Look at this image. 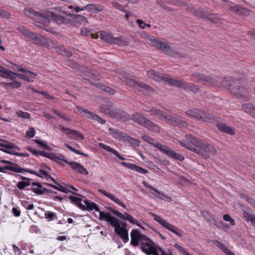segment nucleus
Here are the masks:
<instances>
[{
  "instance_id": "1",
  "label": "nucleus",
  "mask_w": 255,
  "mask_h": 255,
  "mask_svg": "<svg viewBox=\"0 0 255 255\" xmlns=\"http://www.w3.org/2000/svg\"><path fill=\"white\" fill-rule=\"evenodd\" d=\"M186 140L180 141V144L194 152L197 153L204 159H207L216 153L215 148L211 144L201 139L187 134L185 136Z\"/></svg>"
},
{
  "instance_id": "2",
  "label": "nucleus",
  "mask_w": 255,
  "mask_h": 255,
  "mask_svg": "<svg viewBox=\"0 0 255 255\" xmlns=\"http://www.w3.org/2000/svg\"><path fill=\"white\" fill-rule=\"evenodd\" d=\"M69 199L74 202L80 209L82 210L93 211V210L99 212L100 219L102 221L109 222L112 216L109 213H106L103 211H100L98 205L88 199L83 200L84 204L81 202L82 198L74 196H70Z\"/></svg>"
},
{
  "instance_id": "3",
  "label": "nucleus",
  "mask_w": 255,
  "mask_h": 255,
  "mask_svg": "<svg viewBox=\"0 0 255 255\" xmlns=\"http://www.w3.org/2000/svg\"><path fill=\"white\" fill-rule=\"evenodd\" d=\"M130 244L132 246L136 247L140 242L141 249L143 252V249L144 248L146 250H151L155 255H157L155 249L153 246L154 243L145 236L141 235L138 229L132 230L130 233Z\"/></svg>"
},
{
  "instance_id": "4",
  "label": "nucleus",
  "mask_w": 255,
  "mask_h": 255,
  "mask_svg": "<svg viewBox=\"0 0 255 255\" xmlns=\"http://www.w3.org/2000/svg\"><path fill=\"white\" fill-rule=\"evenodd\" d=\"M141 137L144 140L153 145L154 147L158 148L162 153L166 154L169 158L179 161H183L184 159V157L182 155L174 152L168 146L157 142L155 139L148 135L143 134L141 135Z\"/></svg>"
},
{
  "instance_id": "5",
  "label": "nucleus",
  "mask_w": 255,
  "mask_h": 255,
  "mask_svg": "<svg viewBox=\"0 0 255 255\" xmlns=\"http://www.w3.org/2000/svg\"><path fill=\"white\" fill-rule=\"evenodd\" d=\"M221 85L238 97L243 98L244 100L249 99L248 93L244 87H240L239 81L224 79L221 82Z\"/></svg>"
},
{
  "instance_id": "6",
  "label": "nucleus",
  "mask_w": 255,
  "mask_h": 255,
  "mask_svg": "<svg viewBox=\"0 0 255 255\" xmlns=\"http://www.w3.org/2000/svg\"><path fill=\"white\" fill-rule=\"evenodd\" d=\"M108 222L115 228V233L122 239L125 243H127L129 241L128 231L126 225L122 226L118 219L113 216H112Z\"/></svg>"
},
{
  "instance_id": "7",
  "label": "nucleus",
  "mask_w": 255,
  "mask_h": 255,
  "mask_svg": "<svg viewBox=\"0 0 255 255\" xmlns=\"http://www.w3.org/2000/svg\"><path fill=\"white\" fill-rule=\"evenodd\" d=\"M149 112L153 114L158 116L160 118H163L164 119L169 121L174 126H177L179 127L183 128L187 127L188 124L186 122L182 121L175 117H171V116H167L160 110H157L155 108H152L150 109Z\"/></svg>"
},
{
  "instance_id": "8",
  "label": "nucleus",
  "mask_w": 255,
  "mask_h": 255,
  "mask_svg": "<svg viewBox=\"0 0 255 255\" xmlns=\"http://www.w3.org/2000/svg\"><path fill=\"white\" fill-rule=\"evenodd\" d=\"M131 120H132L138 125L147 128L151 131L155 132H158L160 131V128L157 125L153 124L150 121L145 119L138 113L132 115L131 117Z\"/></svg>"
},
{
  "instance_id": "9",
  "label": "nucleus",
  "mask_w": 255,
  "mask_h": 255,
  "mask_svg": "<svg viewBox=\"0 0 255 255\" xmlns=\"http://www.w3.org/2000/svg\"><path fill=\"white\" fill-rule=\"evenodd\" d=\"M149 215L151 217H153V219L155 221L157 222L160 225L163 226L166 229L169 230L178 237H181L182 236L181 230L173 225L167 222L160 216L152 212H149Z\"/></svg>"
},
{
  "instance_id": "10",
  "label": "nucleus",
  "mask_w": 255,
  "mask_h": 255,
  "mask_svg": "<svg viewBox=\"0 0 255 255\" xmlns=\"http://www.w3.org/2000/svg\"><path fill=\"white\" fill-rule=\"evenodd\" d=\"M16 29L24 36L29 37L31 39L35 40L37 42L42 43L45 46H48L47 42H46L47 40L43 36L29 32L28 29L23 26H18L17 27Z\"/></svg>"
},
{
  "instance_id": "11",
  "label": "nucleus",
  "mask_w": 255,
  "mask_h": 255,
  "mask_svg": "<svg viewBox=\"0 0 255 255\" xmlns=\"http://www.w3.org/2000/svg\"><path fill=\"white\" fill-rule=\"evenodd\" d=\"M123 80L125 82V84L128 86L136 89L140 92L146 93L148 91L151 90V88L148 85L142 82H138L135 80L130 79L128 76L124 77Z\"/></svg>"
},
{
  "instance_id": "12",
  "label": "nucleus",
  "mask_w": 255,
  "mask_h": 255,
  "mask_svg": "<svg viewBox=\"0 0 255 255\" xmlns=\"http://www.w3.org/2000/svg\"><path fill=\"white\" fill-rule=\"evenodd\" d=\"M170 81L171 85L179 87L186 91H191L196 93L199 91V89L196 85L191 83H186L175 79H171Z\"/></svg>"
},
{
  "instance_id": "13",
  "label": "nucleus",
  "mask_w": 255,
  "mask_h": 255,
  "mask_svg": "<svg viewBox=\"0 0 255 255\" xmlns=\"http://www.w3.org/2000/svg\"><path fill=\"white\" fill-rule=\"evenodd\" d=\"M76 109L80 113L83 112L85 114V116L89 119H93L97 121L101 124H104L106 123L105 120L99 117L98 115L95 114L92 112L88 111L87 109L81 108L79 106L76 107Z\"/></svg>"
},
{
  "instance_id": "14",
  "label": "nucleus",
  "mask_w": 255,
  "mask_h": 255,
  "mask_svg": "<svg viewBox=\"0 0 255 255\" xmlns=\"http://www.w3.org/2000/svg\"><path fill=\"white\" fill-rule=\"evenodd\" d=\"M193 12L200 18L206 19L212 22L216 21V16L212 13L203 10L199 8H194Z\"/></svg>"
},
{
  "instance_id": "15",
  "label": "nucleus",
  "mask_w": 255,
  "mask_h": 255,
  "mask_svg": "<svg viewBox=\"0 0 255 255\" xmlns=\"http://www.w3.org/2000/svg\"><path fill=\"white\" fill-rule=\"evenodd\" d=\"M147 76L148 78L154 79L155 81L159 82H166L171 85L170 80L173 79L171 78H169L163 76L162 74L155 72L153 70H149L146 72Z\"/></svg>"
},
{
  "instance_id": "16",
  "label": "nucleus",
  "mask_w": 255,
  "mask_h": 255,
  "mask_svg": "<svg viewBox=\"0 0 255 255\" xmlns=\"http://www.w3.org/2000/svg\"><path fill=\"white\" fill-rule=\"evenodd\" d=\"M24 13L27 16L31 18H33L31 15L32 14L37 16L39 20L43 22L45 25H48L50 23L49 18L47 16L42 15L39 13L36 12L35 10L30 8H28L24 9Z\"/></svg>"
},
{
  "instance_id": "17",
  "label": "nucleus",
  "mask_w": 255,
  "mask_h": 255,
  "mask_svg": "<svg viewBox=\"0 0 255 255\" xmlns=\"http://www.w3.org/2000/svg\"><path fill=\"white\" fill-rule=\"evenodd\" d=\"M60 130L65 133L66 135L69 136L71 138L74 139L75 140H82L84 138L83 134L76 130L71 129L69 128L63 127H60Z\"/></svg>"
},
{
  "instance_id": "18",
  "label": "nucleus",
  "mask_w": 255,
  "mask_h": 255,
  "mask_svg": "<svg viewBox=\"0 0 255 255\" xmlns=\"http://www.w3.org/2000/svg\"><path fill=\"white\" fill-rule=\"evenodd\" d=\"M0 146L2 147V148H0V150L5 153H6L5 151H15L20 150L19 147L15 145L14 143L1 139H0Z\"/></svg>"
},
{
  "instance_id": "19",
  "label": "nucleus",
  "mask_w": 255,
  "mask_h": 255,
  "mask_svg": "<svg viewBox=\"0 0 255 255\" xmlns=\"http://www.w3.org/2000/svg\"><path fill=\"white\" fill-rule=\"evenodd\" d=\"M152 43L155 47L160 49L165 54H170L171 48L169 45L165 42L162 41L161 40L156 38L153 40Z\"/></svg>"
},
{
  "instance_id": "20",
  "label": "nucleus",
  "mask_w": 255,
  "mask_h": 255,
  "mask_svg": "<svg viewBox=\"0 0 255 255\" xmlns=\"http://www.w3.org/2000/svg\"><path fill=\"white\" fill-rule=\"evenodd\" d=\"M112 212L118 217L125 220H128L131 224H135L138 226H140L138 224L137 221L132 216L128 214L126 212L125 214H123L121 212L114 209L112 210Z\"/></svg>"
},
{
  "instance_id": "21",
  "label": "nucleus",
  "mask_w": 255,
  "mask_h": 255,
  "mask_svg": "<svg viewBox=\"0 0 255 255\" xmlns=\"http://www.w3.org/2000/svg\"><path fill=\"white\" fill-rule=\"evenodd\" d=\"M193 77L195 81L196 82H202L203 83H207L209 84H213V80L211 77L199 73H195L193 74Z\"/></svg>"
},
{
  "instance_id": "22",
  "label": "nucleus",
  "mask_w": 255,
  "mask_h": 255,
  "mask_svg": "<svg viewBox=\"0 0 255 255\" xmlns=\"http://www.w3.org/2000/svg\"><path fill=\"white\" fill-rule=\"evenodd\" d=\"M69 165L71 168L78 173L88 175L89 172L86 168H85L82 164L75 161H70Z\"/></svg>"
},
{
  "instance_id": "23",
  "label": "nucleus",
  "mask_w": 255,
  "mask_h": 255,
  "mask_svg": "<svg viewBox=\"0 0 255 255\" xmlns=\"http://www.w3.org/2000/svg\"><path fill=\"white\" fill-rule=\"evenodd\" d=\"M113 116L118 120L123 121H129L131 120L130 116L124 111L121 110H116L112 112Z\"/></svg>"
},
{
  "instance_id": "24",
  "label": "nucleus",
  "mask_w": 255,
  "mask_h": 255,
  "mask_svg": "<svg viewBox=\"0 0 255 255\" xmlns=\"http://www.w3.org/2000/svg\"><path fill=\"white\" fill-rule=\"evenodd\" d=\"M48 16L51 18V20L56 22L58 25H61L68 22V19L65 17L50 12L48 13Z\"/></svg>"
},
{
  "instance_id": "25",
  "label": "nucleus",
  "mask_w": 255,
  "mask_h": 255,
  "mask_svg": "<svg viewBox=\"0 0 255 255\" xmlns=\"http://www.w3.org/2000/svg\"><path fill=\"white\" fill-rule=\"evenodd\" d=\"M99 191L109 198L110 199H111L112 201L114 202L115 203L117 204L118 205L121 206L124 208H126V206L125 205L123 202L121 201L120 199H119L118 197L115 196L114 195L107 192L106 191H105L104 189H100L99 190Z\"/></svg>"
},
{
  "instance_id": "26",
  "label": "nucleus",
  "mask_w": 255,
  "mask_h": 255,
  "mask_svg": "<svg viewBox=\"0 0 255 255\" xmlns=\"http://www.w3.org/2000/svg\"><path fill=\"white\" fill-rule=\"evenodd\" d=\"M121 164L139 173L145 174L148 172L146 169L129 162H123L121 163Z\"/></svg>"
},
{
  "instance_id": "27",
  "label": "nucleus",
  "mask_w": 255,
  "mask_h": 255,
  "mask_svg": "<svg viewBox=\"0 0 255 255\" xmlns=\"http://www.w3.org/2000/svg\"><path fill=\"white\" fill-rule=\"evenodd\" d=\"M143 184L144 186L150 189L152 191H154V192H157V194L158 195V198L160 199L165 200L167 202H170L171 201L172 199L170 197H168L166 195H165L164 193L161 192L160 191L157 190L156 188H154L151 185H149L148 184L145 182H143Z\"/></svg>"
},
{
  "instance_id": "28",
  "label": "nucleus",
  "mask_w": 255,
  "mask_h": 255,
  "mask_svg": "<svg viewBox=\"0 0 255 255\" xmlns=\"http://www.w3.org/2000/svg\"><path fill=\"white\" fill-rule=\"evenodd\" d=\"M96 37L97 38L100 37L102 40L110 43H113L114 39V36L112 33L104 31H100Z\"/></svg>"
},
{
  "instance_id": "29",
  "label": "nucleus",
  "mask_w": 255,
  "mask_h": 255,
  "mask_svg": "<svg viewBox=\"0 0 255 255\" xmlns=\"http://www.w3.org/2000/svg\"><path fill=\"white\" fill-rule=\"evenodd\" d=\"M5 170L18 173H22L24 172V168H21L18 165H14L13 166L5 165L3 167H0V172L5 173Z\"/></svg>"
},
{
  "instance_id": "30",
  "label": "nucleus",
  "mask_w": 255,
  "mask_h": 255,
  "mask_svg": "<svg viewBox=\"0 0 255 255\" xmlns=\"http://www.w3.org/2000/svg\"><path fill=\"white\" fill-rule=\"evenodd\" d=\"M186 114L197 119L205 118V113L198 109L189 110L186 112Z\"/></svg>"
},
{
  "instance_id": "31",
  "label": "nucleus",
  "mask_w": 255,
  "mask_h": 255,
  "mask_svg": "<svg viewBox=\"0 0 255 255\" xmlns=\"http://www.w3.org/2000/svg\"><path fill=\"white\" fill-rule=\"evenodd\" d=\"M230 10L238 14H243L244 15H247L249 14V11L244 8L240 7L238 5L233 4L230 6Z\"/></svg>"
},
{
  "instance_id": "32",
  "label": "nucleus",
  "mask_w": 255,
  "mask_h": 255,
  "mask_svg": "<svg viewBox=\"0 0 255 255\" xmlns=\"http://www.w3.org/2000/svg\"><path fill=\"white\" fill-rule=\"evenodd\" d=\"M52 180L54 182V183L57 184L59 186L58 187H56V186H53V187L55 189H56L59 191H60L62 192L66 193H67L69 192H72L73 193H75V192L77 191V190L72 186H69L67 188H65V187H63L62 186L58 184L53 178H52Z\"/></svg>"
},
{
  "instance_id": "33",
  "label": "nucleus",
  "mask_w": 255,
  "mask_h": 255,
  "mask_svg": "<svg viewBox=\"0 0 255 255\" xmlns=\"http://www.w3.org/2000/svg\"><path fill=\"white\" fill-rule=\"evenodd\" d=\"M24 171L28 172L31 174H35L37 175L38 177H41V178H52L51 176L48 173V172L43 169H39V173H37L36 172L33 171L32 170H30L28 169H24Z\"/></svg>"
},
{
  "instance_id": "34",
  "label": "nucleus",
  "mask_w": 255,
  "mask_h": 255,
  "mask_svg": "<svg viewBox=\"0 0 255 255\" xmlns=\"http://www.w3.org/2000/svg\"><path fill=\"white\" fill-rule=\"evenodd\" d=\"M113 43L116 44L119 46H126L129 43L128 39L123 36L114 37Z\"/></svg>"
},
{
  "instance_id": "35",
  "label": "nucleus",
  "mask_w": 255,
  "mask_h": 255,
  "mask_svg": "<svg viewBox=\"0 0 255 255\" xmlns=\"http://www.w3.org/2000/svg\"><path fill=\"white\" fill-rule=\"evenodd\" d=\"M218 128L219 130L221 131H224L225 132H226L227 133L230 134H233L234 133V131L233 128H231L227 126L226 125L223 124V123H220L217 125Z\"/></svg>"
},
{
  "instance_id": "36",
  "label": "nucleus",
  "mask_w": 255,
  "mask_h": 255,
  "mask_svg": "<svg viewBox=\"0 0 255 255\" xmlns=\"http://www.w3.org/2000/svg\"><path fill=\"white\" fill-rule=\"evenodd\" d=\"M16 76H17L19 79L25 80L28 82H33L34 81V79L36 77V76L32 75L29 73H27L25 74V75H23L22 74L16 73Z\"/></svg>"
},
{
  "instance_id": "37",
  "label": "nucleus",
  "mask_w": 255,
  "mask_h": 255,
  "mask_svg": "<svg viewBox=\"0 0 255 255\" xmlns=\"http://www.w3.org/2000/svg\"><path fill=\"white\" fill-rule=\"evenodd\" d=\"M56 52L61 55L67 57H70L72 56V53L62 46H59L57 47L56 48Z\"/></svg>"
},
{
  "instance_id": "38",
  "label": "nucleus",
  "mask_w": 255,
  "mask_h": 255,
  "mask_svg": "<svg viewBox=\"0 0 255 255\" xmlns=\"http://www.w3.org/2000/svg\"><path fill=\"white\" fill-rule=\"evenodd\" d=\"M1 85L4 87H10L11 88H18L21 87L20 82L17 81H13L9 83H2Z\"/></svg>"
},
{
  "instance_id": "39",
  "label": "nucleus",
  "mask_w": 255,
  "mask_h": 255,
  "mask_svg": "<svg viewBox=\"0 0 255 255\" xmlns=\"http://www.w3.org/2000/svg\"><path fill=\"white\" fill-rule=\"evenodd\" d=\"M69 16H73L76 19L77 21L78 22L83 23L84 25H87L88 23V20L87 18L83 15L80 14H68Z\"/></svg>"
},
{
  "instance_id": "40",
  "label": "nucleus",
  "mask_w": 255,
  "mask_h": 255,
  "mask_svg": "<svg viewBox=\"0 0 255 255\" xmlns=\"http://www.w3.org/2000/svg\"><path fill=\"white\" fill-rule=\"evenodd\" d=\"M32 185L34 186L32 188L31 190L35 193L41 195L43 194V191L42 189V186L40 183L33 182Z\"/></svg>"
},
{
  "instance_id": "41",
  "label": "nucleus",
  "mask_w": 255,
  "mask_h": 255,
  "mask_svg": "<svg viewBox=\"0 0 255 255\" xmlns=\"http://www.w3.org/2000/svg\"><path fill=\"white\" fill-rule=\"evenodd\" d=\"M13 70L23 72L25 74L29 73L30 74H31L32 75L36 76V74H35L34 73H33L30 71H29L26 68H23L21 66L17 65V64L14 65Z\"/></svg>"
},
{
  "instance_id": "42",
  "label": "nucleus",
  "mask_w": 255,
  "mask_h": 255,
  "mask_svg": "<svg viewBox=\"0 0 255 255\" xmlns=\"http://www.w3.org/2000/svg\"><path fill=\"white\" fill-rule=\"evenodd\" d=\"M16 73H14L9 70H7L5 74L2 75L0 73V77L8 79L9 80H13L15 79Z\"/></svg>"
},
{
  "instance_id": "43",
  "label": "nucleus",
  "mask_w": 255,
  "mask_h": 255,
  "mask_svg": "<svg viewBox=\"0 0 255 255\" xmlns=\"http://www.w3.org/2000/svg\"><path fill=\"white\" fill-rule=\"evenodd\" d=\"M85 7V10L87 9L90 11H101L102 8L97 6L95 4H88Z\"/></svg>"
},
{
  "instance_id": "44",
  "label": "nucleus",
  "mask_w": 255,
  "mask_h": 255,
  "mask_svg": "<svg viewBox=\"0 0 255 255\" xmlns=\"http://www.w3.org/2000/svg\"><path fill=\"white\" fill-rule=\"evenodd\" d=\"M99 86V87L103 91H105L106 93H109L110 95H114L115 94L116 92L115 91L112 89L111 88L106 86L105 85H102L100 84L98 85Z\"/></svg>"
},
{
  "instance_id": "45",
  "label": "nucleus",
  "mask_w": 255,
  "mask_h": 255,
  "mask_svg": "<svg viewBox=\"0 0 255 255\" xmlns=\"http://www.w3.org/2000/svg\"><path fill=\"white\" fill-rule=\"evenodd\" d=\"M16 115L21 118L29 119L30 118V115L27 112H23L22 111H18L16 112Z\"/></svg>"
},
{
  "instance_id": "46",
  "label": "nucleus",
  "mask_w": 255,
  "mask_h": 255,
  "mask_svg": "<svg viewBox=\"0 0 255 255\" xmlns=\"http://www.w3.org/2000/svg\"><path fill=\"white\" fill-rule=\"evenodd\" d=\"M41 155L56 162V154L53 153L41 152Z\"/></svg>"
},
{
  "instance_id": "47",
  "label": "nucleus",
  "mask_w": 255,
  "mask_h": 255,
  "mask_svg": "<svg viewBox=\"0 0 255 255\" xmlns=\"http://www.w3.org/2000/svg\"><path fill=\"white\" fill-rule=\"evenodd\" d=\"M6 153H8V154H12V155H16V156H21V157H28L29 156V154L27 153V152H24V153H20V152H17L16 151H5Z\"/></svg>"
},
{
  "instance_id": "48",
  "label": "nucleus",
  "mask_w": 255,
  "mask_h": 255,
  "mask_svg": "<svg viewBox=\"0 0 255 255\" xmlns=\"http://www.w3.org/2000/svg\"><path fill=\"white\" fill-rule=\"evenodd\" d=\"M254 107L251 104H246L242 105V109L246 112L251 113V111L254 109Z\"/></svg>"
},
{
  "instance_id": "49",
  "label": "nucleus",
  "mask_w": 255,
  "mask_h": 255,
  "mask_svg": "<svg viewBox=\"0 0 255 255\" xmlns=\"http://www.w3.org/2000/svg\"><path fill=\"white\" fill-rule=\"evenodd\" d=\"M44 216L45 218L48 219L49 221L53 220L54 218L56 217V215L55 213L50 211H47L45 213Z\"/></svg>"
},
{
  "instance_id": "50",
  "label": "nucleus",
  "mask_w": 255,
  "mask_h": 255,
  "mask_svg": "<svg viewBox=\"0 0 255 255\" xmlns=\"http://www.w3.org/2000/svg\"><path fill=\"white\" fill-rule=\"evenodd\" d=\"M81 32V34L83 35H91L93 38H97V37L95 36V35L94 34L91 33L90 30L86 27L82 28Z\"/></svg>"
},
{
  "instance_id": "51",
  "label": "nucleus",
  "mask_w": 255,
  "mask_h": 255,
  "mask_svg": "<svg viewBox=\"0 0 255 255\" xmlns=\"http://www.w3.org/2000/svg\"><path fill=\"white\" fill-rule=\"evenodd\" d=\"M59 160H61V161H64V162L68 164L69 165V163H70V161H68L65 157L62 155V154H56V162H57V163H59Z\"/></svg>"
},
{
  "instance_id": "52",
  "label": "nucleus",
  "mask_w": 255,
  "mask_h": 255,
  "mask_svg": "<svg viewBox=\"0 0 255 255\" xmlns=\"http://www.w3.org/2000/svg\"><path fill=\"white\" fill-rule=\"evenodd\" d=\"M174 247L175 248H176L178 251H179L180 252H181L182 254H184L186 255H190L188 253H187L185 249L181 247L180 245H179L178 244H175Z\"/></svg>"
},
{
  "instance_id": "53",
  "label": "nucleus",
  "mask_w": 255,
  "mask_h": 255,
  "mask_svg": "<svg viewBox=\"0 0 255 255\" xmlns=\"http://www.w3.org/2000/svg\"><path fill=\"white\" fill-rule=\"evenodd\" d=\"M30 183L29 182H25L24 181H19L17 183V187L20 190L23 189L26 186H29Z\"/></svg>"
},
{
  "instance_id": "54",
  "label": "nucleus",
  "mask_w": 255,
  "mask_h": 255,
  "mask_svg": "<svg viewBox=\"0 0 255 255\" xmlns=\"http://www.w3.org/2000/svg\"><path fill=\"white\" fill-rule=\"evenodd\" d=\"M22 205L27 210H32L34 208V206L32 203L29 204L28 202L26 201H22Z\"/></svg>"
},
{
  "instance_id": "55",
  "label": "nucleus",
  "mask_w": 255,
  "mask_h": 255,
  "mask_svg": "<svg viewBox=\"0 0 255 255\" xmlns=\"http://www.w3.org/2000/svg\"><path fill=\"white\" fill-rule=\"evenodd\" d=\"M215 245H216L218 248L220 249H221L224 253L226 252V250H228V249L226 247V246L222 244L221 242L219 241H215L214 243Z\"/></svg>"
},
{
  "instance_id": "56",
  "label": "nucleus",
  "mask_w": 255,
  "mask_h": 255,
  "mask_svg": "<svg viewBox=\"0 0 255 255\" xmlns=\"http://www.w3.org/2000/svg\"><path fill=\"white\" fill-rule=\"evenodd\" d=\"M35 134V130L33 128H30L26 132V135L29 137H33Z\"/></svg>"
},
{
  "instance_id": "57",
  "label": "nucleus",
  "mask_w": 255,
  "mask_h": 255,
  "mask_svg": "<svg viewBox=\"0 0 255 255\" xmlns=\"http://www.w3.org/2000/svg\"><path fill=\"white\" fill-rule=\"evenodd\" d=\"M223 219L225 221L227 222H230L232 225H234L235 224V220L231 218L230 216L229 215H225L223 216Z\"/></svg>"
},
{
  "instance_id": "58",
  "label": "nucleus",
  "mask_w": 255,
  "mask_h": 255,
  "mask_svg": "<svg viewBox=\"0 0 255 255\" xmlns=\"http://www.w3.org/2000/svg\"><path fill=\"white\" fill-rule=\"evenodd\" d=\"M110 152L113 153L115 156H116L117 157H118L119 158H120L121 160H125V158L122 156L120 153L118 152V151L117 150H116V149H114V148H111V150H110Z\"/></svg>"
},
{
  "instance_id": "59",
  "label": "nucleus",
  "mask_w": 255,
  "mask_h": 255,
  "mask_svg": "<svg viewBox=\"0 0 255 255\" xmlns=\"http://www.w3.org/2000/svg\"><path fill=\"white\" fill-rule=\"evenodd\" d=\"M136 23H137L138 26L141 29H144L146 25V24L144 23L142 20L140 19H137Z\"/></svg>"
},
{
  "instance_id": "60",
  "label": "nucleus",
  "mask_w": 255,
  "mask_h": 255,
  "mask_svg": "<svg viewBox=\"0 0 255 255\" xmlns=\"http://www.w3.org/2000/svg\"><path fill=\"white\" fill-rule=\"evenodd\" d=\"M112 5L113 7L121 10V11H124L123 6L121 5L120 3L117 2H113L112 3Z\"/></svg>"
},
{
  "instance_id": "61",
  "label": "nucleus",
  "mask_w": 255,
  "mask_h": 255,
  "mask_svg": "<svg viewBox=\"0 0 255 255\" xmlns=\"http://www.w3.org/2000/svg\"><path fill=\"white\" fill-rule=\"evenodd\" d=\"M12 248L14 251V255H21L20 249L15 245H12Z\"/></svg>"
},
{
  "instance_id": "62",
  "label": "nucleus",
  "mask_w": 255,
  "mask_h": 255,
  "mask_svg": "<svg viewBox=\"0 0 255 255\" xmlns=\"http://www.w3.org/2000/svg\"><path fill=\"white\" fill-rule=\"evenodd\" d=\"M12 211L15 217H19L20 215V211L17 208H13Z\"/></svg>"
},
{
  "instance_id": "63",
  "label": "nucleus",
  "mask_w": 255,
  "mask_h": 255,
  "mask_svg": "<svg viewBox=\"0 0 255 255\" xmlns=\"http://www.w3.org/2000/svg\"><path fill=\"white\" fill-rule=\"evenodd\" d=\"M39 94H42V95H43L47 99H52L53 98V97L52 96H51L46 92L40 91Z\"/></svg>"
},
{
  "instance_id": "64",
  "label": "nucleus",
  "mask_w": 255,
  "mask_h": 255,
  "mask_svg": "<svg viewBox=\"0 0 255 255\" xmlns=\"http://www.w3.org/2000/svg\"><path fill=\"white\" fill-rule=\"evenodd\" d=\"M100 146L101 147H102L103 149H104L109 152L110 151V150H111V148H112L109 146L105 145L104 143H100Z\"/></svg>"
}]
</instances>
